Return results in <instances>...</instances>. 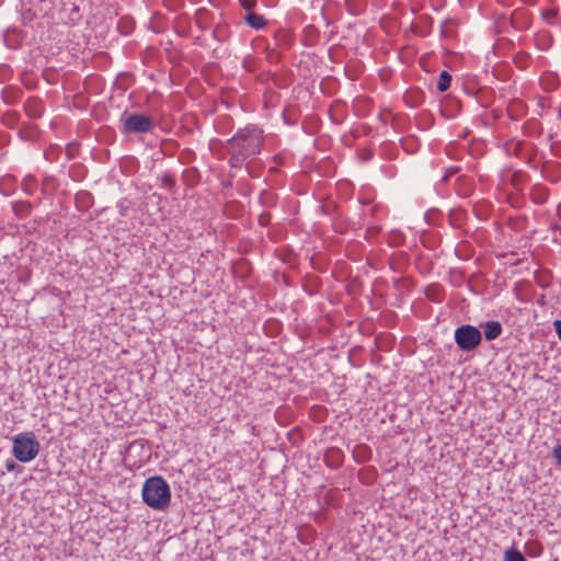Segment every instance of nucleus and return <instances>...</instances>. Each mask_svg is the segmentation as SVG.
Masks as SVG:
<instances>
[{
	"label": "nucleus",
	"mask_w": 561,
	"mask_h": 561,
	"mask_svg": "<svg viewBox=\"0 0 561 561\" xmlns=\"http://www.w3.org/2000/svg\"><path fill=\"white\" fill-rule=\"evenodd\" d=\"M263 142V133L255 126H247L240 129L232 138L228 140V151L230 153V164L233 168H241L244 161L251 159L261 152Z\"/></svg>",
	"instance_id": "obj_1"
},
{
	"label": "nucleus",
	"mask_w": 561,
	"mask_h": 561,
	"mask_svg": "<svg viewBox=\"0 0 561 561\" xmlns=\"http://www.w3.org/2000/svg\"><path fill=\"white\" fill-rule=\"evenodd\" d=\"M141 495L144 502L156 511H164L171 503L170 486L160 476L150 477L144 482Z\"/></svg>",
	"instance_id": "obj_2"
},
{
	"label": "nucleus",
	"mask_w": 561,
	"mask_h": 561,
	"mask_svg": "<svg viewBox=\"0 0 561 561\" xmlns=\"http://www.w3.org/2000/svg\"><path fill=\"white\" fill-rule=\"evenodd\" d=\"M12 454L20 462L34 460L41 450V444L33 432H23L12 438Z\"/></svg>",
	"instance_id": "obj_3"
},
{
	"label": "nucleus",
	"mask_w": 561,
	"mask_h": 561,
	"mask_svg": "<svg viewBox=\"0 0 561 561\" xmlns=\"http://www.w3.org/2000/svg\"><path fill=\"white\" fill-rule=\"evenodd\" d=\"M121 122L123 123V130L130 134L151 133L154 127L153 119L142 113H124Z\"/></svg>",
	"instance_id": "obj_4"
},
{
	"label": "nucleus",
	"mask_w": 561,
	"mask_h": 561,
	"mask_svg": "<svg viewBox=\"0 0 561 561\" xmlns=\"http://www.w3.org/2000/svg\"><path fill=\"white\" fill-rule=\"evenodd\" d=\"M482 341L480 330L473 325L466 324L456 329L455 342L463 352H471L479 346Z\"/></svg>",
	"instance_id": "obj_5"
},
{
	"label": "nucleus",
	"mask_w": 561,
	"mask_h": 561,
	"mask_svg": "<svg viewBox=\"0 0 561 561\" xmlns=\"http://www.w3.org/2000/svg\"><path fill=\"white\" fill-rule=\"evenodd\" d=\"M483 329L484 336L488 341L495 340L502 333V325L497 321H488L483 325Z\"/></svg>",
	"instance_id": "obj_6"
},
{
	"label": "nucleus",
	"mask_w": 561,
	"mask_h": 561,
	"mask_svg": "<svg viewBox=\"0 0 561 561\" xmlns=\"http://www.w3.org/2000/svg\"><path fill=\"white\" fill-rule=\"evenodd\" d=\"M244 21L255 30H261L266 25V20L263 18V15L256 14L254 12L247 13Z\"/></svg>",
	"instance_id": "obj_7"
},
{
	"label": "nucleus",
	"mask_w": 561,
	"mask_h": 561,
	"mask_svg": "<svg viewBox=\"0 0 561 561\" xmlns=\"http://www.w3.org/2000/svg\"><path fill=\"white\" fill-rule=\"evenodd\" d=\"M450 82H451V76L447 71H443L438 78L437 89L440 92H444L450 87Z\"/></svg>",
	"instance_id": "obj_8"
},
{
	"label": "nucleus",
	"mask_w": 561,
	"mask_h": 561,
	"mask_svg": "<svg viewBox=\"0 0 561 561\" xmlns=\"http://www.w3.org/2000/svg\"><path fill=\"white\" fill-rule=\"evenodd\" d=\"M504 561H526V559L520 551L507 549L504 552Z\"/></svg>",
	"instance_id": "obj_9"
},
{
	"label": "nucleus",
	"mask_w": 561,
	"mask_h": 561,
	"mask_svg": "<svg viewBox=\"0 0 561 561\" xmlns=\"http://www.w3.org/2000/svg\"><path fill=\"white\" fill-rule=\"evenodd\" d=\"M241 4L244 10L249 12H252V8L255 5V0H241Z\"/></svg>",
	"instance_id": "obj_10"
},
{
	"label": "nucleus",
	"mask_w": 561,
	"mask_h": 561,
	"mask_svg": "<svg viewBox=\"0 0 561 561\" xmlns=\"http://www.w3.org/2000/svg\"><path fill=\"white\" fill-rule=\"evenodd\" d=\"M557 12L554 9H548L542 11V16L545 20L550 21L556 16Z\"/></svg>",
	"instance_id": "obj_11"
},
{
	"label": "nucleus",
	"mask_w": 561,
	"mask_h": 561,
	"mask_svg": "<svg viewBox=\"0 0 561 561\" xmlns=\"http://www.w3.org/2000/svg\"><path fill=\"white\" fill-rule=\"evenodd\" d=\"M553 455L558 461V465L561 466V445H558L554 450H553Z\"/></svg>",
	"instance_id": "obj_12"
},
{
	"label": "nucleus",
	"mask_w": 561,
	"mask_h": 561,
	"mask_svg": "<svg viewBox=\"0 0 561 561\" xmlns=\"http://www.w3.org/2000/svg\"><path fill=\"white\" fill-rule=\"evenodd\" d=\"M162 181H163V185L165 187H170L171 188L173 186V180L171 179V176L165 175V176H163Z\"/></svg>",
	"instance_id": "obj_13"
},
{
	"label": "nucleus",
	"mask_w": 561,
	"mask_h": 561,
	"mask_svg": "<svg viewBox=\"0 0 561 561\" xmlns=\"http://www.w3.org/2000/svg\"><path fill=\"white\" fill-rule=\"evenodd\" d=\"M5 467H7V469H8L9 471H11V470H13V468H14V463H12V462H11V463H7V466H5Z\"/></svg>",
	"instance_id": "obj_14"
},
{
	"label": "nucleus",
	"mask_w": 561,
	"mask_h": 561,
	"mask_svg": "<svg viewBox=\"0 0 561 561\" xmlns=\"http://www.w3.org/2000/svg\"><path fill=\"white\" fill-rule=\"evenodd\" d=\"M4 41H5V43H8V41H9V34H5V35H4Z\"/></svg>",
	"instance_id": "obj_15"
},
{
	"label": "nucleus",
	"mask_w": 561,
	"mask_h": 561,
	"mask_svg": "<svg viewBox=\"0 0 561 561\" xmlns=\"http://www.w3.org/2000/svg\"><path fill=\"white\" fill-rule=\"evenodd\" d=\"M28 182L31 183L32 179L25 180V184L28 183Z\"/></svg>",
	"instance_id": "obj_16"
}]
</instances>
